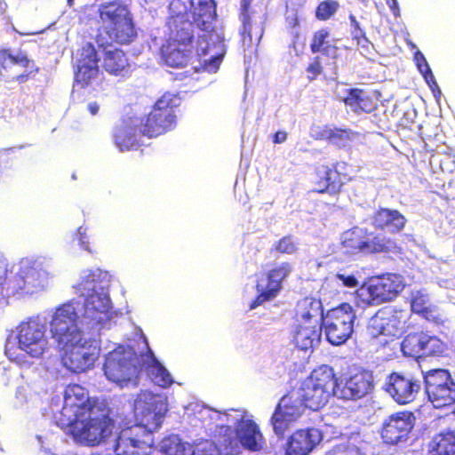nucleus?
I'll use <instances>...</instances> for the list:
<instances>
[{"label":"nucleus","mask_w":455,"mask_h":455,"mask_svg":"<svg viewBox=\"0 0 455 455\" xmlns=\"http://www.w3.org/2000/svg\"><path fill=\"white\" fill-rule=\"evenodd\" d=\"M73 302L55 308L49 322L50 333L60 349L64 351L62 364L75 373L92 369L100 353V335L85 332L79 325Z\"/></svg>","instance_id":"f257e3e1"},{"label":"nucleus","mask_w":455,"mask_h":455,"mask_svg":"<svg viewBox=\"0 0 455 455\" xmlns=\"http://www.w3.org/2000/svg\"><path fill=\"white\" fill-rule=\"evenodd\" d=\"M165 399L148 391H142L134 401L138 423L112 434L106 447L114 455H148L153 443V432L161 426L167 411Z\"/></svg>","instance_id":"f03ea898"},{"label":"nucleus","mask_w":455,"mask_h":455,"mask_svg":"<svg viewBox=\"0 0 455 455\" xmlns=\"http://www.w3.org/2000/svg\"><path fill=\"white\" fill-rule=\"evenodd\" d=\"M106 277L107 273L100 269L84 270L80 281L74 286L78 299L70 301L74 303L76 311L82 305L80 324L97 333L111 327L112 302Z\"/></svg>","instance_id":"7ed1b4c3"},{"label":"nucleus","mask_w":455,"mask_h":455,"mask_svg":"<svg viewBox=\"0 0 455 455\" xmlns=\"http://www.w3.org/2000/svg\"><path fill=\"white\" fill-rule=\"evenodd\" d=\"M177 101L174 94L166 92L156 102L146 120L139 116L124 118L115 130L116 146L120 151L130 150L139 144L142 135L156 137L172 128L175 123L173 108Z\"/></svg>","instance_id":"20e7f679"},{"label":"nucleus","mask_w":455,"mask_h":455,"mask_svg":"<svg viewBox=\"0 0 455 455\" xmlns=\"http://www.w3.org/2000/svg\"><path fill=\"white\" fill-rule=\"evenodd\" d=\"M190 6L194 23L200 29L196 55L205 71L215 73L226 53V46L222 29L212 25L216 18L214 1L190 0Z\"/></svg>","instance_id":"39448f33"},{"label":"nucleus","mask_w":455,"mask_h":455,"mask_svg":"<svg viewBox=\"0 0 455 455\" xmlns=\"http://www.w3.org/2000/svg\"><path fill=\"white\" fill-rule=\"evenodd\" d=\"M17 341V348L22 353L16 355L9 347H5V354L11 361L15 362L23 370H36L42 363L36 364L28 361L25 356L33 359H42L51 349V344L47 336L45 321L40 317H29L22 321L14 331Z\"/></svg>","instance_id":"423d86ee"},{"label":"nucleus","mask_w":455,"mask_h":455,"mask_svg":"<svg viewBox=\"0 0 455 455\" xmlns=\"http://www.w3.org/2000/svg\"><path fill=\"white\" fill-rule=\"evenodd\" d=\"M168 20L169 43L162 47L165 63L173 68L185 66L190 56L188 46L193 38V23L188 19V7L181 0H172Z\"/></svg>","instance_id":"0eeeda50"},{"label":"nucleus","mask_w":455,"mask_h":455,"mask_svg":"<svg viewBox=\"0 0 455 455\" xmlns=\"http://www.w3.org/2000/svg\"><path fill=\"white\" fill-rule=\"evenodd\" d=\"M227 425H229V431L223 432L217 440L223 454L239 455L243 448L251 451H257L262 448L263 435L258 425L247 412L229 410Z\"/></svg>","instance_id":"6e6552de"},{"label":"nucleus","mask_w":455,"mask_h":455,"mask_svg":"<svg viewBox=\"0 0 455 455\" xmlns=\"http://www.w3.org/2000/svg\"><path fill=\"white\" fill-rule=\"evenodd\" d=\"M108 413L105 403L95 404L86 416L74 424V441L85 446L103 444L107 447L115 428V422Z\"/></svg>","instance_id":"1a4fd4ad"},{"label":"nucleus","mask_w":455,"mask_h":455,"mask_svg":"<svg viewBox=\"0 0 455 455\" xmlns=\"http://www.w3.org/2000/svg\"><path fill=\"white\" fill-rule=\"evenodd\" d=\"M94 9L96 21L111 40L124 44L136 37L132 17L126 5L111 1L99 4Z\"/></svg>","instance_id":"9d476101"},{"label":"nucleus","mask_w":455,"mask_h":455,"mask_svg":"<svg viewBox=\"0 0 455 455\" xmlns=\"http://www.w3.org/2000/svg\"><path fill=\"white\" fill-rule=\"evenodd\" d=\"M50 273L40 260L23 259L18 274L8 279L7 296L34 294L44 291L49 284Z\"/></svg>","instance_id":"9b49d317"},{"label":"nucleus","mask_w":455,"mask_h":455,"mask_svg":"<svg viewBox=\"0 0 455 455\" xmlns=\"http://www.w3.org/2000/svg\"><path fill=\"white\" fill-rule=\"evenodd\" d=\"M335 379L331 367L322 365L314 370L297 389H294L307 408L316 411L325 405L331 395H334Z\"/></svg>","instance_id":"f8f14e48"},{"label":"nucleus","mask_w":455,"mask_h":455,"mask_svg":"<svg viewBox=\"0 0 455 455\" xmlns=\"http://www.w3.org/2000/svg\"><path fill=\"white\" fill-rule=\"evenodd\" d=\"M403 276L396 274H387L372 279L356 291L358 306H378L395 299L404 288Z\"/></svg>","instance_id":"ddd939ff"},{"label":"nucleus","mask_w":455,"mask_h":455,"mask_svg":"<svg viewBox=\"0 0 455 455\" xmlns=\"http://www.w3.org/2000/svg\"><path fill=\"white\" fill-rule=\"evenodd\" d=\"M355 318L354 308L347 303L329 310L322 322L327 340L334 346L344 344L354 331Z\"/></svg>","instance_id":"4468645a"},{"label":"nucleus","mask_w":455,"mask_h":455,"mask_svg":"<svg viewBox=\"0 0 455 455\" xmlns=\"http://www.w3.org/2000/svg\"><path fill=\"white\" fill-rule=\"evenodd\" d=\"M138 359L135 352L124 346H118L109 352L104 363V373L108 380L123 387L136 377Z\"/></svg>","instance_id":"2eb2a0df"},{"label":"nucleus","mask_w":455,"mask_h":455,"mask_svg":"<svg viewBox=\"0 0 455 455\" xmlns=\"http://www.w3.org/2000/svg\"><path fill=\"white\" fill-rule=\"evenodd\" d=\"M428 400L435 408H443L455 403V383L445 370H433L424 376Z\"/></svg>","instance_id":"dca6fc26"},{"label":"nucleus","mask_w":455,"mask_h":455,"mask_svg":"<svg viewBox=\"0 0 455 455\" xmlns=\"http://www.w3.org/2000/svg\"><path fill=\"white\" fill-rule=\"evenodd\" d=\"M307 408V404L293 389L279 401L271 418L275 433L282 436L290 425L296 421Z\"/></svg>","instance_id":"f3484780"},{"label":"nucleus","mask_w":455,"mask_h":455,"mask_svg":"<svg viewBox=\"0 0 455 455\" xmlns=\"http://www.w3.org/2000/svg\"><path fill=\"white\" fill-rule=\"evenodd\" d=\"M408 312L385 308L379 310L368 323V331L372 337L379 335L398 337L405 331Z\"/></svg>","instance_id":"a211bd4d"},{"label":"nucleus","mask_w":455,"mask_h":455,"mask_svg":"<svg viewBox=\"0 0 455 455\" xmlns=\"http://www.w3.org/2000/svg\"><path fill=\"white\" fill-rule=\"evenodd\" d=\"M374 388L373 376L359 371L339 380L335 379L334 396L343 400H357L371 394Z\"/></svg>","instance_id":"6ab92c4d"},{"label":"nucleus","mask_w":455,"mask_h":455,"mask_svg":"<svg viewBox=\"0 0 455 455\" xmlns=\"http://www.w3.org/2000/svg\"><path fill=\"white\" fill-rule=\"evenodd\" d=\"M421 388L420 381L409 373L393 372L385 381L384 389L399 404L414 401Z\"/></svg>","instance_id":"aec40b11"},{"label":"nucleus","mask_w":455,"mask_h":455,"mask_svg":"<svg viewBox=\"0 0 455 455\" xmlns=\"http://www.w3.org/2000/svg\"><path fill=\"white\" fill-rule=\"evenodd\" d=\"M99 58L94 46L91 44L84 45L76 56V84L81 87L92 84L99 75Z\"/></svg>","instance_id":"412c9836"},{"label":"nucleus","mask_w":455,"mask_h":455,"mask_svg":"<svg viewBox=\"0 0 455 455\" xmlns=\"http://www.w3.org/2000/svg\"><path fill=\"white\" fill-rule=\"evenodd\" d=\"M291 269L290 263L283 262L273 268L266 279H260L257 284L259 295L250 308L254 309L263 302L275 298L281 289L282 282L290 275Z\"/></svg>","instance_id":"4be33fe9"},{"label":"nucleus","mask_w":455,"mask_h":455,"mask_svg":"<svg viewBox=\"0 0 455 455\" xmlns=\"http://www.w3.org/2000/svg\"><path fill=\"white\" fill-rule=\"evenodd\" d=\"M412 413L403 411L389 416L382 425L381 436L385 443L396 444L407 439L413 427Z\"/></svg>","instance_id":"5701e85b"},{"label":"nucleus","mask_w":455,"mask_h":455,"mask_svg":"<svg viewBox=\"0 0 455 455\" xmlns=\"http://www.w3.org/2000/svg\"><path fill=\"white\" fill-rule=\"evenodd\" d=\"M321 440L322 433L317 428L298 430L288 441L286 455H308Z\"/></svg>","instance_id":"b1692460"},{"label":"nucleus","mask_w":455,"mask_h":455,"mask_svg":"<svg viewBox=\"0 0 455 455\" xmlns=\"http://www.w3.org/2000/svg\"><path fill=\"white\" fill-rule=\"evenodd\" d=\"M63 403L76 411H81L79 413L82 418L86 416L95 404L104 403L90 399L86 389L80 385H70L66 387Z\"/></svg>","instance_id":"393cba45"},{"label":"nucleus","mask_w":455,"mask_h":455,"mask_svg":"<svg viewBox=\"0 0 455 455\" xmlns=\"http://www.w3.org/2000/svg\"><path fill=\"white\" fill-rule=\"evenodd\" d=\"M187 410L192 411L195 417L203 424L206 426L215 424L219 429V437L222 435L223 432L229 431V425H227V416L229 411L220 412L199 403H191Z\"/></svg>","instance_id":"a878e982"},{"label":"nucleus","mask_w":455,"mask_h":455,"mask_svg":"<svg viewBox=\"0 0 455 455\" xmlns=\"http://www.w3.org/2000/svg\"><path fill=\"white\" fill-rule=\"evenodd\" d=\"M406 218L397 210L380 208L371 218L376 228L385 229L390 233H398L403 229Z\"/></svg>","instance_id":"bb28decb"},{"label":"nucleus","mask_w":455,"mask_h":455,"mask_svg":"<svg viewBox=\"0 0 455 455\" xmlns=\"http://www.w3.org/2000/svg\"><path fill=\"white\" fill-rule=\"evenodd\" d=\"M296 315L299 323L303 324L318 325L319 321L323 322V305L321 300L314 298H305L297 305Z\"/></svg>","instance_id":"cd10ccee"},{"label":"nucleus","mask_w":455,"mask_h":455,"mask_svg":"<svg viewBox=\"0 0 455 455\" xmlns=\"http://www.w3.org/2000/svg\"><path fill=\"white\" fill-rule=\"evenodd\" d=\"M321 329L315 324L299 323L296 328L292 340L295 346L303 351L313 349L320 342Z\"/></svg>","instance_id":"c85d7f7f"},{"label":"nucleus","mask_w":455,"mask_h":455,"mask_svg":"<svg viewBox=\"0 0 455 455\" xmlns=\"http://www.w3.org/2000/svg\"><path fill=\"white\" fill-rule=\"evenodd\" d=\"M102 66L106 72L113 76H124L129 71L128 58L116 48L105 50Z\"/></svg>","instance_id":"c756f323"},{"label":"nucleus","mask_w":455,"mask_h":455,"mask_svg":"<svg viewBox=\"0 0 455 455\" xmlns=\"http://www.w3.org/2000/svg\"><path fill=\"white\" fill-rule=\"evenodd\" d=\"M163 455H195L196 447L188 443H183L178 435L164 438L158 445Z\"/></svg>","instance_id":"7c9ffc66"},{"label":"nucleus","mask_w":455,"mask_h":455,"mask_svg":"<svg viewBox=\"0 0 455 455\" xmlns=\"http://www.w3.org/2000/svg\"><path fill=\"white\" fill-rule=\"evenodd\" d=\"M432 455H455V430L440 433L429 443Z\"/></svg>","instance_id":"2f4dec72"},{"label":"nucleus","mask_w":455,"mask_h":455,"mask_svg":"<svg viewBox=\"0 0 455 455\" xmlns=\"http://www.w3.org/2000/svg\"><path fill=\"white\" fill-rule=\"evenodd\" d=\"M148 374L151 380L161 387H168L173 383L172 377L167 369L155 357L150 351L148 357Z\"/></svg>","instance_id":"473e14b6"},{"label":"nucleus","mask_w":455,"mask_h":455,"mask_svg":"<svg viewBox=\"0 0 455 455\" xmlns=\"http://www.w3.org/2000/svg\"><path fill=\"white\" fill-rule=\"evenodd\" d=\"M367 232L365 229L355 227L343 234V245L352 252H363Z\"/></svg>","instance_id":"72a5a7b5"},{"label":"nucleus","mask_w":455,"mask_h":455,"mask_svg":"<svg viewBox=\"0 0 455 455\" xmlns=\"http://www.w3.org/2000/svg\"><path fill=\"white\" fill-rule=\"evenodd\" d=\"M358 133L351 130L342 129H331L325 128L323 130L321 139L330 140L332 144L338 147H347L350 141L357 139Z\"/></svg>","instance_id":"f704fd0d"},{"label":"nucleus","mask_w":455,"mask_h":455,"mask_svg":"<svg viewBox=\"0 0 455 455\" xmlns=\"http://www.w3.org/2000/svg\"><path fill=\"white\" fill-rule=\"evenodd\" d=\"M80 411H76L70 406H67L63 403V407L59 411H54V419L58 427L62 429L69 427V431L72 434V428L76 421L82 419V415L79 413Z\"/></svg>","instance_id":"c9c22d12"},{"label":"nucleus","mask_w":455,"mask_h":455,"mask_svg":"<svg viewBox=\"0 0 455 455\" xmlns=\"http://www.w3.org/2000/svg\"><path fill=\"white\" fill-rule=\"evenodd\" d=\"M363 446V442L357 444L355 438H350L332 446L324 455H365Z\"/></svg>","instance_id":"e433bc0d"},{"label":"nucleus","mask_w":455,"mask_h":455,"mask_svg":"<svg viewBox=\"0 0 455 455\" xmlns=\"http://www.w3.org/2000/svg\"><path fill=\"white\" fill-rule=\"evenodd\" d=\"M425 333L407 335L401 344L402 351L408 356H421Z\"/></svg>","instance_id":"4c0bfd02"},{"label":"nucleus","mask_w":455,"mask_h":455,"mask_svg":"<svg viewBox=\"0 0 455 455\" xmlns=\"http://www.w3.org/2000/svg\"><path fill=\"white\" fill-rule=\"evenodd\" d=\"M318 175L321 179H323L324 181H321L318 184V188L316 190L319 193L329 192L334 193L339 188V185L336 182L338 178V174L335 171H332L327 166H322L318 169Z\"/></svg>","instance_id":"58836bf2"},{"label":"nucleus","mask_w":455,"mask_h":455,"mask_svg":"<svg viewBox=\"0 0 455 455\" xmlns=\"http://www.w3.org/2000/svg\"><path fill=\"white\" fill-rule=\"evenodd\" d=\"M30 60L23 52L12 54L9 50H0V69H7L12 65L28 67Z\"/></svg>","instance_id":"ea45409f"},{"label":"nucleus","mask_w":455,"mask_h":455,"mask_svg":"<svg viewBox=\"0 0 455 455\" xmlns=\"http://www.w3.org/2000/svg\"><path fill=\"white\" fill-rule=\"evenodd\" d=\"M393 247V243L383 235H375L372 238L366 236L364 253H376L389 251Z\"/></svg>","instance_id":"a19ab883"},{"label":"nucleus","mask_w":455,"mask_h":455,"mask_svg":"<svg viewBox=\"0 0 455 455\" xmlns=\"http://www.w3.org/2000/svg\"><path fill=\"white\" fill-rule=\"evenodd\" d=\"M421 356L435 355L443 353L444 345L438 338L425 333Z\"/></svg>","instance_id":"79ce46f5"},{"label":"nucleus","mask_w":455,"mask_h":455,"mask_svg":"<svg viewBox=\"0 0 455 455\" xmlns=\"http://www.w3.org/2000/svg\"><path fill=\"white\" fill-rule=\"evenodd\" d=\"M414 60L416 61L418 69L423 75L426 82L429 84V86L431 88H433V86L437 87L435 76L423 53L419 51H417L414 54Z\"/></svg>","instance_id":"37998d69"},{"label":"nucleus","mask_w":455,"mask_h":455,"mask_svg":"<svg viewBox=\"0 0 455 455\" xmlns=\"http://www.w3.org/2000/svg\"><path fill=\"white\" fill-rule=\"evenodd\" d=\"M250 3H251V0H242V4H241L242 11H243L242 14H243V29L242 36H243V44H246L247 40H248L249 44L251 43V41H252L253 26H252L251 20H249V18L247 17V15L245 14V12H247V9L250 5Z\"/></svg>","instance_id":"c03bdc74"},{"label":"nucleus","mask_w":455,"mask_h":455,"mask_svg":"<svg viewBox=\"0 0 455 455\" xmlns=\"http://www.w3.org/2000/svg\"><path fill=\"white\" fill-rule=\"evenodd\" d=\"M429 300L426 294L421 291H416L412 294L411 299V310L418 314H424L427 312Z\"/></svg>","instance_id":"a18cd8bd"},{"label":"nucleus","mask_w":455,"mask_h":455,"mask_svg":"<svg viewBox=\"0 0 455 455\" xmlns=\"http://www.w3.org/2000/svg\"><path fill=\"white\" fill-rule=\"evenodd\" d=\"M338 3L335 1H325L321 3L316 9V17L325 20L333 15L338 9Z\"/></svg>","instance_id":"49530a36"},{"label":"nucleus","mask_w":455,"mask_h":455,"mask_svg":"<svg viewBox=\"0 0 455 455\" xmlns=\"http://www.w3.org/2000/svg\"><path fill=\"white\" fill-rule=\"evenodd\" d=\"M223 451L220 446L211 441H205L196 444L195 455H220Z\"/></svg>","instance_id":"de8ad7c7"},{"label":"nucleus","mask_w":455,"mask_h":455,"mask_svg":"<svg viewBox=\"0 0 455 455\" xmlns=\"http://www.w3.org/2000/svg\"><path fill=\"white\" fill-rule=\"evenodd\" d=\"M7 274V262L5 258L0 253V306L6 303L5 287L8 280L6 281Z\"/></svg>","instance_id":"09e8293b"},{"label":"nucleus","mask_w":455,"mask_h":455,"mask_svg":"<svg viewBox=\"0 0 455 455\" xmlns=\"http://www.w3.org/2000/svg\"><path fill=\"white\" fill-rule=\"evenodd\" d=\"M363 97V91L360 89H351L344 97L343 101L348 106L352 111L358 112V105L360 98Z\"/></svg>","instance_id":"8fccbe9b"},{"label":"nucleus","mask_w":455,"mask_h":455,"mask_svg":"<svg viewBox=\"0 0 455 455\" xmlns=\"http://www.w3.org/2000/svg\"><path fill=\"white\" fill-rule=\"evenodd\" d=\"M332 278L337 284H342L347 288H355L359 284L355 275L347 273H337Z\"/></svg>","instance_id":"3c124183"},{"label":"nucleus","mask_w":455,"mask_h":455,"mask_svg":"<svg viewBox=\"0 0 455 455\" xmlns=\"http://www.w3.org/2000/svg\"><path fill=\"white\" fill-rule=\"evenodd\" d=\"M296 249V243L291 236L282 238L275 245V250L281 253L292 254Z\"/></svg>","instance_id":"603ef678"},{"label":"nucleus","mask_w":455,"mask_h":455,"mask_svg":"<svg viewBox=\"0 0 455 455\" xmlns=\"http://www.w3.org/2000/svg\"><path fill=\"white\" fill-rule=\"evenodd\" d=\"M328 31L322 29L317 31L313 38V42L311 44V51L314 53L320 52L322 51V47L326 44V38L328 37Z\"/></svg>","instance_id":"864d4df0"},{"label":"nucleus","mask_w":455,"mask_h":455,"mask_svg":"<svg viewBox=\"0 0 455 455\" xmlns=\"http://www.w3.org/2000/svg\"><path fill=\"white\" fill-rule=\"evenodd\" d=\"M374 105L367 92H363V97L360 98L358 105V114L361 112L369 113L373 110Z\"/></svg>","instance_id":"5fc2aeb1"},{"label":"nucleus","mask_w":455,"mask_h":455,"mask_svg":"<svg viewBox=\"0 0 455 455\" xmlns=\"http://www.w3.org/2000/svg\"><path fill=\"white\" fill-rule=\"evenodd\" d=\"M76 238L78 240L79 245L82 249L87 251L88 252H92L90 246H89V238L86 234V230L80 227L76 233Z\"/></svg>","instance_id":"6e6d98bb"},{"label":"nucleus","mask_w":455,"mask_h":455,"mask_svg":"<svg viewBox=\"0 0 455 455\" xmlns=\"http://www.w3.org/2000/svg\"><path fill=\"white\" fill-rule=\"evenodd\" d=\"M286 21L291 28H296L299 25L298 12L295 10L287 11Z\"/></svg>","instance_id":"4d7b16f0"},{"label":"nucleus","mask_w":455,"mask_h":455,"mask_svg":"<svg viewBox=\"0 0 455 455\" xmlns=\"http://www.w3.org/2000/svg\"><path fill=\"white\" fill-rule=\"evenodd\" d=\"M307 71L312 75L310 77L311 80L315 79L319 74L322 72V66L318 60L314 61L311 63L308 68H307Z\"/></svg>","instance_id":"13d9d810"},{"label":"nucleus","mask_w":455,"mask_h":455,"mask_svg":"<svg viewBox=\"0 0 455 455\" xmlns=\"http://www.w3.org/2000/svg\"><path fill=\"white\" fill-rule=\"evenodd\" d=\"M351 26L353 27V35L357 36H364V33L360 28L359 22L356 20L355 17L354 15L349 16Z\"/></svg>","instance_id":"bf43d9fd"},{"label":"nucleus","mask_w":455,"mask_h":455,"mask_svg":"<svg viewBox=\"0 0 455 455\" xmlns=\"http://www.w3.org/2000/svg\"><path fill=\"white\" fill-rule=\"evenodd\" d=\"M320 52L328 56H334L336 54V47L330 44L327 41L325 45L322 47V51Z\"/></svg>","instance_id":"052dcab7"},{"label":"nucleus","mask_w":455,"mask_h":455,"mask_svg":"<svg viewBox=\"0 0 455 455\" xmlns=\"http://www.w3.org/2000/svg\"><path fill=\"white\" fill-rule=\"evenodd\" d=\"M287 134L285 132H277L274 136L275 143H283L286 140Z\"/></svg>","instance_id":"680f3d73"},{"label":"nucleus","mask_w":455,"mask_h":455,"mask_svg":"<svg viewBox=\"0 0 455 455\" xmlns=\"http://www.w3.org/2000/svg\"><path fill=\"white\" fill-rule=\"evenodd\" d=\"M88 110L90 111V113L92 115V116H95L98 114L99 110H100V106L97 102H90L88 104Z\"/></svg>","instance_id":"e2e57ef3"},{"label":"nucleus","mask_w":455,"mask_h":455,"mask_svg":"<svg viewBox=\"0 0 455 455\" xmlns=\"http://www.w3.org/2000/svg\"><path fill=\"white\" fill-rule=\"evenodd\" d=\"M389 7L391 8V10L393 11L395 15L398 14L399 9H398V4H397L396 0H392V4H389Z\"/></svg>","instance_id":"0e129e2a"},{"label":"nucleus","mask_w":455,"mask_h":455,"mask_svg":"<svg viewBox=\"0 0 455 455\" xmlns=\"http://www.w3.org/2000/svg\"><path fill=\"white\" fill-rule=\"evenodd\" d=\"M27 76H28L27 75L26 76L25 75H20V76H17V81L24 82L26 80Z\"/></svg>","instance_id":"69168bd1"},{"label":"nucleus","mask_w":455,"mask_h":455,"mask_svg":"<svg viewBox=\"0 0 455 455\" xmlns=\"http://www.w3.org/2000/svg\"><path fill=\"white\" fill-rule=\"evenodd\" d=\"M255 30H257V31H256V34H259V37H261L262 33H263L262 28H261L257 27V28H255Z\"/></svg>","instance_id":"338daca9"},{"label":"nucleus","mask_w":455,"mask_h":455,"mask_svg":"<svg viewBox=\"0 0 455 455\" xmlns=\"http://www.w3.org/2000/svg\"><path fill=\"white\" fill-rule=\"evenodd\" d=\"M74 0H68V5L72 6Z\"/></svg>","instance_id":"774afa93"}]
</instances>
